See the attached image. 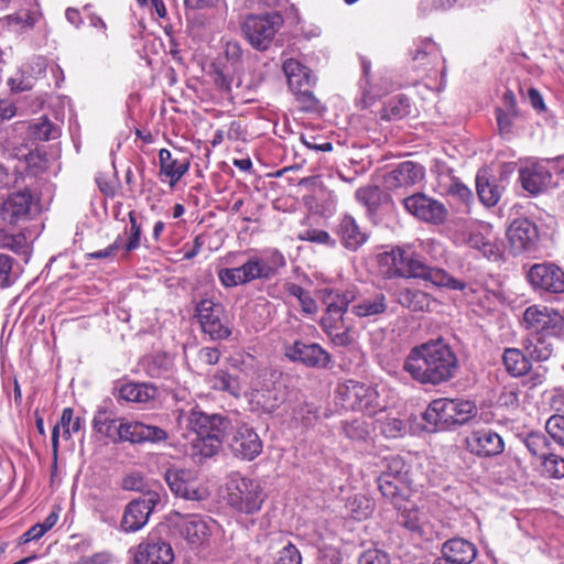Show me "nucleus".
<instances>
[{
	"label": "nucleus",
	"mask_w": 564,
	"mask_h": 564,
	"mask_svg": "<svg viewBox=\"0 0 564 564\" xmlns=\"http://www.w3.org/2000/svg\"><path fill=\"white\" fill-rule=\"evenodd\" d=\"M459 360L444 339H431L414 346L406 356L403 369L421 384L440 386L454 379Z\"/></svg>",
	"instance_id": "obj_1"
},
{
	"label": "nucleus",
	"mask_w": 564,
	"mask_h": 564,
	"mask_svg": "<svg viewBox=\"0 0 564 564\" xmlns=\"http://www.w3.org/2000/svg\"><path fill=\"white\" fill-rule=\"evenodd\" d=\"M477 414L474 402L465 399L433 400L423 413V420L435 430H448L466 424Z\"/></svg>",
	"instance_id": "obj_2"
},
{
	"label": "nucleus",
	"mask_w": 564,
	"mask_h": 564,
	"mask_svg": "<svg viewBox=\"0 0 564 564\" xmlns=\"http://www.w3.org/2000/svg\"><path fill=\"white\" fill-rule=\"evenodd\" d=\"M336 400L343 409L362 412L368 416H373L386 409L376 388L355 380L338 384Z\"/></svg>",
	"instance_id": "obj_3"
},
{
	"label": "nucleus",
	"mask_w": 564,
	"mask_h": 564,
	"mask_svg": "<svg viewBox=\"0 0 564 564\" xmlns=\"http://www.w3.org/2000/svg\"><path fill=\"white\" fill-rule=\"evenodd\" d=\"M400 279H417L448 290L463 291L466 289L465 282L455 279L444 269L429 265L425 259L410 246H406Z\"/></svg>",
	"instance_id": "obj_4"
},
{
	"label": "nucleus",
	"mask_w": 564,
	"mask_h": 564,
	"mask_svg": "<svg viewBox=\"0 0 564 564\" xmlns=\"http://www.w3.org/2000/svg\"><path fill=\"white\" fill-rule=\"evenodd\" d=\"M227 503L237 512L254 514L259 512L265 500V494L260 481L231 475L226 484Z\"/></svg>",
	"instance_id": "obj_5"
},
{
	"label": "nucleus",
	"mask_w": 564,
	"mask_h": 564,
	"mask_svg": "<svg viewBox=\"0 0 564 564\" xmlns=\"http://www.w3.org/2000/svg\"><path fill=\"white\" fill-rule=\"evenodd\" d=\"M167 521L171 530L182 538L192 549L208 544L215 522L198 514H187L172 511Z\"/></svg>",
	"instance_id": "obj_6"
},
{
	"label": "nucleus",
	"mask_w": 564,
	"mask_h": 564,
	"mask_svg": "<svg viewBox=\"0 0 564 564\" xmlns=\"http://www.w3.org/2000/svg\"><path fill=\"white\" fill-rule=\"evenodd\" d=\"M283 25V18L278 12L265 14H249L242 25L241 30L249 44L257 51H267L276 32Z\"/></svg>",
	"instance_id": "obj_7"
},
{
	"label": "nucleus",
	"mask_w": 564,
	"mask_h": 564,
	"mask_svg": "<svg viewBox=\"0 0 564 564\" xmlns=\"http://www.w3.org/2000/svg\"><path fill=\"white\" fill-rule=\"evenodd\" d=\"M195 318L202 332L213 340H223L231 335L225 307L210 299L200 300L196 304Z\"/></svg>",
	"instance_id": "obj_8"
},
{
	"label": "nucleus",
	"mask_w": 564,
	"mask_h": 564,
	"mask_svg": "<svg viewBox=\"0 0 564 564\" xmlns=\"http://www.w3.org/2000/svg\"><path fill=\"white\" fill-rule=\"evenodd\" d=\"M161 503V495L155 490H148L139 498L130 501L123 512L121 529L124 532H137L149 521L155 507Z\"/></svg>",
	"instance_id": "obj_9"
},
{
	"label": "nucleus",
	"mask_w": 564,
	"mask_h": 564,
	"mask_svg": "<svg viewBox=\"0 0 564 564\" xmlns=\"http://www.w3.org/2000/svg\"><path fill=\"white\" fill-rule=\"evenodd\" d=\"M164 479L171 491L185 500L203 501L209 496L208 490L199 484L196 474L191 469L170 468Z\"/></svg>",
	"instance_id": "obj_10"
},
{
	"label": "nucleus",
	"mask_w": 564,
	"mask_h": 564,
	"mask_svg": "<svg viewBox=\"0 0 564 564\" xmlns=\"http://www.w3.org/2000/svg\"><path fill=\"white\" fill-rule=\"evenodd\" d=\"M522 324L532 334L557 336L563 328L564 318L553 308L531 305L523 313Z\"/></svg>",
	"instance_id": "obj_11"
},
{
	"label": "nucleus",
	"mask_w": 564,
	"mask_h": 564,
	"mask_svg": "<svg viewBox=\"0 0 564 564\" xmlns=\"http://www.w3.org/2000/svg\"><path fill=\"white\" fill-rule=\"evenodd\" d=\"M174 551L171 544L152 531L133 552L134 564H172Z\"/></svg>",
	"instance_id": "obj_12"
},
{
	"label": "nucleus",
	"mask_w": 564,
	"mask_h": 564,
	"mask_svg": "<svg viewBox=\"0 0 564 564\" xmlns=\"http://www.w3.org/2000/svg\"><path fill=\"white\" fill-rule=\"evenodd\" d=\"M408 213L430 224L440 225L447 218V209L441 202L423 193H416L402 199Z\"/></svg>",
	"instance_id": "obj_13"
},
{
	"label": "nucleus",
	"mask_w": 564,
	"mask_h": 564,
	"mask_svg": "<svg viewBox=\"0 0 564 564\" xmlns=\"http://www.w3.org/2000/svg\"><path fill=\"white\" fill-rule=\"evenodd\" d=\"M507 239L510 251L513 254L532 252L538 248L539 229L538 226L528 218L514 219L507 229Z\"/></svg>",
	"instance_id": "obj_14"
},
{
	"label": "nucleus",
	"mask_w": 564,
	"mask_h": 564,
	"mask_svg": "<svg viewBox=\"0 0 564 564\" xmlns=\"http://www.w3.org/2000/svg\"><path fill=\"white\" fill-rule=\"evenodd\" d=\"M284 355L294 362L310 368H327L332 361L330 355L318 344L295 340L284 345Z\"/></svg>",
	"instance_id": "obj_15"
},
{
	"label": "nucleus",
	"mask_w": 564,
	"mask_h": 564,
	"mask_svg": "<svg viewBox=\"0 0 564 564\" xmlns=\"http://www.w3.org/2000/svg\"><path fill=\"white\" fill-rule=\"evenodd\" d=\"M167 438L165 430L148 425L139 421H128L120 419L118 422V434L116 442H130V443H159Z\"/></svg>",
	"instance_id": "obj_16"
},
{
	"label": "nucleus",
	"mask_w": 564,
	"mask_h": 564,
	"mask_svg": "<svg viewBox=\"0 0 564 564\" xmlns=\"http://www.w3.org/2000/svg\"><path fill=\"white\" fill-rule=\"evenodd\" d=\"M528 280L534 289L555 294L564 293V271L556 264H533L528 272Z\"/></svg>",
	"instance_id": "obj_17"
},
{
	"label": "nucleus",
	"mask_w": 564,
	"mask_h": 564,
	"mask_svg": "<svg viewBox=\"0 0 564 564\" xmlns=\"http://www.w3.org/2000/svg\"><path fill=\"white\" fill-rule=\"evenodd\" d=\"M35 199L29 189L18 191L8 196L0 208V217L4 223L14 225L29 219L35 209Z\"/></svg>",
	"instance_id": "obj_18"
},
{
	"label": "nucleus",
	"mask_w": 564,
	"mask_h": 564,
	"mask_svg": "<svg viewBox=\"0 0 564 564\" xmlns=\"http://www.w3.org/2000/svg\"><path fill=\"white\" fill-rule=\"evenodd\" d=\"M467 451L479 457L499 455L505 449L501 436L490 429L473 431L465 437Z\"/></svg>",
	"instance_id": "obj_19"
},
{
	"label": "nucleus",
	"mask_w": 564,
	"mask_h": 564,
	"mask_svg": "<svg viewBox=\"0 0 564 564\" xmlns=\"http://www.w3.org/2000/svg\"><path fill=\"white\" fill-rule=\"evenodd\" d=\"M234 456L252 460L262 452V441L257 432L247 425L237 427L228 442Z\"/></svg>",
	"instance_id": "obj_20"
},
{
	"label": "nucleus",
	"mask_w": 564,
	"mask_h": 564,
	"mask_svg": "<svg viewBox=\"0 0 564 564\" xmlns=\"http://www.w3.org/2000/svg\"><path fill=\"white\" fill-rule=\"evenodd\" d=\"M187 426L196 436L226 435L230 421L220 414H207L195 408L188 413Z\"/></svg>",
	"instance_id": "obj_21"
},
{
	"label": "nucleus",
	"mask_w": 564,
	"mask_h": 564,
	"mask_svg": "<svg viewBox=\"0 0 564 564\" xmlns=\"http://www.w3.org/2000/svg\"><path fill=\"white\" fill-rule=\"evenodd\" d=\"M424 177V167L417 163L405 161L386 174L384 185L388 189L408 188Z\"/></svg>",
	"instance_id": "obj_22"
},
{
	"label": "nucleus",
	"mask_w": 564,
	"mask_h": 564,
	"mask_svg": "<svg viewBox=\"0 0 564 564\" xmlns=\"http://www.w3.org/2000/svg\"><path fill=\"white\" fill-rule=\"evenodd\" d=\"M285 399L286 390L280 382H272L260 389H254L250 395L251 404L265 413H272L278 410Z\"/></svg>",
	"instance_id": "obj_23"
},
{
	"label": "nucleus",
	"mask_w": 564,
	"mask_h": 564,
	"mask_svg": "<svg viewBox=\"0 0 564 564\" xmlns=\"http://www.w3.org/2000/svg\"><path fill=\"white\" fill-rule=\"evenodd\" d=\"M476 546L464 539H452L443 544L442 557L435 564H471L476 558Z\"/></svg>",
	"instance_id": "obj_24"
},
{
	"label": "nucleus",
	"mask_w": 564,
	"mask_h": 564,
	"mask_svg": "<svg viewBox=\"0 0 564 564\" xmlns=\"http://www.w3.org/2000/svg\"><path fill=\"white\" fill-rule=\"evenodd\" d=\"M340 243L350 251H357L367 240L368 235L362 230L354 217L345 215L337 227Z\"/></svg>",
	"instance_id": "obj_25"
},
{
	"label": "nucleus",
	"mask_w": 564,
	"mask_h": 564,
	"mask_svg": "<svg viewBox=\"0 0 564 564\" xmlns=\"http://www.w3.org/2000/svg\"><path fill=\"white\" fill-rule=\"evenodd\" d=\"M319 299L326 305L328 313H335L338 317H344L348 305L356 299L354 289L339 290L324 288L318 291Z\"/></svg>",
	"instance_id": "obj_26"
},
{
	"label": "nucleus",
	"mask_w": 564,
	"mask_h": 564,
	"mask_svg": "<svg viewBox=\"0 0 564 564\" xmlns=\"http://www.w3.org/2000/svg\"><path fill=\"white\" fill-rule=\"evenodd\" d=\"M225 435L196 436L189 446V456L197 464H203L209 458L218 455L223 448Z\"/></svg>",
	"instance_id": "obj_27"
},
{
	"label": "nucleus",
	"mask_w": 564,
	"mask_h": 564,
	"mask_svg": "<svg viewBox=\"0 0 564 564\" xmlns=\"http://www.w3.org/2000/svg\"><path fill=\"white\" fill-rule=\"evenodd\" d=\"M551 173L546 167L540 164H532L520 171L522 187L533 195L544 191L551 182Z\"/></svg>",
	"instance_id": "obj_28"
},
{
	"label": "nucleus",
	"mask_w": 564,
	"mask_h": 564,
	"mask_svg": "<svg viewBox=\"0 0 564 564\" xmlns=\"http://www.w3.org/2000/svg\"><path fill=\"white\" fill-rule=\"evenodd\" d=\"M283 72L292 91H302V88H311L315 84L312 72L296 59H286L283 63Z\"/></svg>",
	"instance_id": "obj_29"
},
{
	"label": "nucleus",
	"mask_w": 564,
	"mask_h": 564,
	"mask_svg": "<svg viewBox=\"0 0 564 564\" xmlns=\"http://www.w3.org/2000/svg\"><path fill=\"white\" fill-rule=\"evenodd\" d=\"M400 523L420 536L430 535L434 531L427 512L416 507L404 508L400 513Z\"/></svg>",
	"instance_id": "obj_30"
},
{
	"label": "nucleus",
	"mask_w": 564,
	"mask_h": 564,
	"mask_svg": "<svg viewBox=\"0 0 564 564\" xmlns=\"http://www.w3.org/2000/svg\"><path fill=\"white\" fill-rule=\"evenodd\" d=\"M160 174L170 180L173 187L188 171L189 161L187 159H176L167 149H161L159 152Z\"/></svg>",
	"instance_id": "obj_31"
},
{
	"label": "nucleus",
	"mask_w": 564,
	"mask_h": 564,
	"mask_svg": "<svg viewBox=\"0 0 564 564\" xmlns=\"http://www.w3.org/2000/svg\"><path fill=\"white\" fill-rule=\"evenodd\" d=\"M158 388L152 383L127 382L118 391L119 398L127 402L148 403L158 397Z\"/></svg>",
	"instance_id": "obj_32"
},
{
	"label": "nucleus",
	"mask_w": 564,
	"mask_h": 564,
	"mask_svg": "<svg viewBox=\"0 0 564 564\" xmlns=\"http://www.w3.org/2000/svg\"><path fill=\"white\" fill-rule=\"evenodd\" d=\"M378 488L383 497L389 499L395 508L401 510L405 500L403 481L390 471H383L377 479Z\"/></svg>",
	"instance_id": "obj_33"
},
{
	"label": "nucleus",
	"mask_w": 564,
	"mask_h": 564,
	"mask_svg": "<svg viewBox=\"0 0 564 564\" xmlns=\"http://www.w3.org/2000/svg\"><path fill=\"white\" fill-rule=\"evenodd\" d=\"M405 250L406 246L395 247L392 250L383 252L379 256L381 272L387 279L401 278Z\"/></svg>",
	"instance_id": "obj_34"
},
{
	"label": "nucleus",
	"mask_w": 564,
	"mask_h": 564,
	"mask_svg": "<svg viewBox=\"0 0 564 564\" xmlns=\"http://www.w3.org/2000/svg\"><path fill=\"white\" fill-rule=\"evenodd\" d=\"M555 337L556 336L532 334V336L524 341V350L529 358L535 361L547 360L553 354L552 339Z\"/></svg>",
	"instance_id": "obj_35"
},
{
	"label": "nucleus",
	"mask_w": 564,
	"mask_h": 564,
	"mask_svg": "<svg viewBox=\"0 0 564 564\" xmlns=\"http://www.w3.org/2000/svg\"><path fill=\"white\" fill-rule=\"evenodd\" d=\"M388 308L387 297L383 293H376L361 299L352 305L351 312L358 317H373L386 313Z\"/></svg>",
	"instance_id": "obj_36"
},
{
	"label": "nucleus",
	"mask_w": 564,
	"mask_h": 564,
	"mask_svg": "<svg viewBox=\"0 0 564 564\" xmlns=\"http://www.w3.org/2000/svg\"><path fill=\"white\" fill-rule=\"evenodd\" d=\"M119 421L120 419H116L113 412L105 406H100L94 416L93 427L99 435L116 442Z\"/></svg>",
	"instance_id": "obj_37"
},
{
	"label": "nucleus",
	"mask_w": 564,
	"mask_h": 564,
	"mask_svg": "<svg viewBox=\"0 0 564 564\" xmlns=\"http://www.w3.org/2000/svg\"><path fill=\"white\" fill-rule=\"evenodd\" d=\"M398 303L413 312L429 311L431 306V296L421 290L401 289L398 292Z\"/></svg>",
	"instance_id": "obj_38"
},
{
	"label": "nucleus",
	"mask_w": 564,
	"mask_h": 564,
	"mask_svg": "<svg viewBox=\"0 0 564 564\" xmlns=\"http://www.w3.org/2000/svg\"><path fill=\"white\" fill-rule=\"evenodd\" d=\"M506 370L513 377L527 375L531 368L529 356L518 348H507L502 355Z\"/></svg>",
	"instance_id": "obj_39"
},
{
	"label": "nucleus",
	"mask_w": 564,
	"mask_h": 564,
	"mask_svg": "<svg viewBox=\"0 0 564 564\" xmlns=\"http://www.w3.org/2000/svg\"><path fill=\"white\" fill-rule=\"evenodd\" d=\"M239 268L246 283L257 279H270L274 274L273 268L270 267L264 259L259 257L249 258Z\"/></svg>",
	"instance_id": "obj_40"
},
{
	"label": "nucleus",
	"mask_w": 564,
	"mask_h": 564,
	"mask_svg": "<svg viewBox=\"0 0 564 564\" xmlns=\"http://www.w3.org/2000/svg\"><path fill=\"white\" fill-rule=\"evenodd\" d=\"M468 245L491 261H497L501 257V250L496 241L480 231H471L469 234Z\"/></svg>",
	"instance_id": "obj_41"
},
{
	"label": "nucleus",
	"mask_w": 564,
	"mask_h": 564,
	"mask_svg": "<svg viewBox=\"0 0 564 564\" xmlns=\"http://www.w3.org/2000/svg\"><path fill=\"white\" fill-rule=\"evenodd\" d=\"M476 187L480 202L488 207L495 206L502 194V187L482 175H477Z\"/></svg>",
	"instance_id": "obj_42"
},
{
	"label": "nucleus",
	"mask_w": 564,
	"mask_h": 564,
	"mask_svg": "<svg viewBox=\"0 0 564 564\" xmlns=\"http://www.w3.org/2000/svg\"><path fill=\"white\" fill-rule=\"evenodd\" d=\"M29 134L37 141H48L59 135V129L46 117H41L28 127Z\"/></svg>",
	"instance_id": "obj_43"
},
{
	"label": "nucleus",
	"mask_w": 564,
	"mask_h": 564,
	"mask_svg": "<svg viewBox=\"0 0 564 564\" xmlns=\"http://www.w3.org/2000/svg\"><path fill=\"white\" fill-rule=\"evenodd\" d=\"M355 197L369 214H373L381 205L382 191L377 185H366L356 191Z\"/></svg>",
	"instance_id": "obj_44"
},
{
	"label": "nucleus",
	"mask_w": 564,
	"mask_h": 564,
	"mask_svg": "<svg viewBox=\"0 0 564 564\" xmlns=\"http://www.w3.org/2000/svg\"><path fill=\"white\" fill-rule=\"evenodd\" d=\"M209 383L210 387L215 390L225 391L235 397L240 395L241 387L239 380L236 377H232L226 370H217L209 378Z\"/></svg>",
	"instance_id": "obj_45"
},
{
	"label": "nucleus",
	"mask_w": 564,
	"mask_h": 564,
	"mask_svg": "<svg viewBox=\"0 0 564 564\" xmlns=\"http://www.w3.org/2000/svg\"><path fill=\"white\" fill-rule=\"evenodd\" d=\"M285 292L295 297L301 305L302 312L306 315H314L318 311L316 301L311 296L310 292L304 290L301 285L289 282L284 285Z\"/></svg>",
	"instance_id": "obj_46"
},
{
	"label": "nucleus",
	"mask_w": 564,
	"mask_h": 564,
	"mask_svg": "<svg viewBox=\"0 0 564 564\" xmlns=\"http://www.w3.org/2000/svg\"><path fill=\"white\" fill-rule=\"evenodd\" d=\"M522 442L529 453L541 460L551 452L550 441L541 432H531L527 434Z\"/></svg>",
	"instance_id": "obj_47"
},
{
	"label": "nucleus",
	"mask_w": 564,
	"mask_h": 564,
	"mask_svg": "<svg viewBox=\"0 0 564 564\" xmlns=\"http://www.w3.org/2000/svg\"><path fill=\"white\" fill-rule=\"evenodd\" d=\"M143 369L152 378L165 376L172 366L171 358L165 354H156L144 358Z\"/></svg>",
	"instance_id": "obj_48"
},
{
	"label": "nucleus",
	"mask_w": 564,
	"mask_h": 564,
	"mask_svg": "<svg viewBox=\"0 0 564 564\" xmlns=\"http://www.w3.org/2000/svg\"><path fill=\"white\" fill-rule=\"evenodd\" d=\"M410 112L409 99L403 96H395L386 104L382 109V119L397 120L401 119Z\"/></svg>",
	"instance_id": "obj_49"
},
{
	"label": "nucleus",
	"mask_w": 564,
	"mask_h": 564,
	"mask_svg": "<svg viewBox=\"0 0 564 564\" xmlns=\"http://www.w3.org/2000/svg\"><path fill=\"white\" fill-rule=\"evenodd\" d=\"M0 250H10L18 254L28 252V241L23 234H10L6 229H0Z\"/></svg>",
	"instance_id": "obj_50"
},
{
	"label": "nucleus",
	"mask_w": 564,
	"mask_h": 564,
	"mask_svg": "<svg viewBox=\"0 0 564 564\" xmlns=\"http://www.w3.org/2000/svg\"><path fill=\"white\" fill-rule=\"evenodd\" d=\"M269 564H302V556L290 541L281 542V547L272 556Z\"/></svg>",
	"instance_id": "obj_51"
},
{
	"label": "nucleus",
	"mask_w": 564,
	"mask_h": 564,
	"mask_svg": "<svg viewBox=\"0 0 564 564\" xmlns=\"http://www.w3.org/2000/svg\"><path fill=\"white\" fill-rule=\"evenodd\" d=\"M210 76L214 85L223 93L229 94L231 90V76L227 67L219 63H213Z\"/></svg>",
	"instance_id": "obj_52"
},
{
	"label": "nucleus",
	"mask_w": 564,
	"mask_h": 564,
	"mask_svg": "<svg viewBox=\"0 0 564 564\" xmlns=\"http://www.w3.org/2000/svg\"><path fill=\"white\" fill-rule=\"evenodd\" d=\"M542 466L544 474L549 477H564V458L553 454L552 452L542 459Z\"/></svg>",
	"instance_id": "obj_53"
},
{
	"label": "nucleus",
	"mask_w": 564,
	"mask_h": 564,
	"mask_svg": "<svg viewBox=\"0 0 564 564\" xmlns=\"http://www.w3.org/2000/svg\"><path fill=\"white\" fill-rule=\"evenodd\" d=\"M545 430L555 443L564 447V415H552L546 421Z\"/></svg>",
	"instance_id": "obj_54"
},
{
	"label": "nucleus",
	"mask_w": 564,
	"mask_h": 564,
	"mask_svg": "<svg viewBox=\"0 0 564 564\" xmlns=\"http://www.w3.org/2000/svg\"><path fill=\"white\" fill-rule=\"evenodd\" d=\"M218 279L225 288H235L247 284L243 280L240 268H223L218 271Z\"/></svg>",
	"instance_id": "obj_55"
},
{
	"label": "nucleus",
	"mask_w": 564,
	"mask_h": 564,
	"mask_svg": "<svg viewBox=\"0 0 564 564\" xmlns=\"http://www.w3.org/2000/svg\"><path fill=\"white\" fill-rule=\"evenodd\" d=\"M129 237L126 243L127 252L135 250L140 246V237H141V225L138 223V215L134 210L129 213Z\"/></svg>",
	"instance_id": "obj_56"
},
{
	"label": "nucleus",
	"mask_w": 564,
	"mask_h": 564,
	"mask_svg": "<svg viewBox=\"0 0 564 564\" xmlns=\"http://www.w3.org/2000/svg\"><path fill=\"white\" fill-rule=\"evenodd\" d=\"M446 193L466 205H469L473 200L471 191L466 185L454 178L451 180V183L446 188Z\"/></svg>",
	"instance_id": "obj_57"
},
{
	"label": "nucleus",
	"mask_w": 564,
	"mask_h": 564,
	"mask_svg": "<svg viewBox=\"0 0 564 564\" xmlns=\"http://www.w3.org/2000/svg\"><path fill=\"white\" fill-rule=\"evenodd\" d=\"M301 142L310 150L329 152L333 150L332 142L325 141L324 138L313 133H303L300 137Z\"/></svg>",
	"instance_id": "obj_58"
},
{
	"label": "nucleus",
	"mask_w": 564,
	"mask_h": 564,
	"mask_svg": "<svg viewBox=\"0 0 564 564\" xmlns=\"http://www.w3.org/2000/svg\"><path fill=\"white\" fill-rule=\"evenodd\" d=\"M293 416L301 421L303 425L308 426L317 420L318 414L316 406L311 403H303L294 410Z\"/></svg>",
	"instance_id": "obj_59"
},
{
	"label": "nucleus",
	"mask_w": 564,
	"mask_h": 564,
	"mask_svg": "<svg viewBox=\"0 0 564 564\" xmlns=\"http://www.w3.org/2000/svg\"><path fill=\"white\" fill-rule=\"evenodd\" d=\"M358 564H391V558L384 551L369 549L361 553Z\"/></svg>",
	"instance_id": "obj_60"
},
{
	"label": "nucleus",
	"mask_w": 564,
	"mask_h": 564,
	"mask_svg": "<svg viewBox=\"0 0 564 564\" xmlns=\"http://www.w3.org/2000/svg\"><path fill=\"white\" fill-rule=\"evenodd\" d=\"M299 239L303 241H311L319 245L334 246L335 240H333L329 234L322 229H306L302 234L299 235Z\"/></svg>",
	"instance_id": "obj_61"
},
{
	"label": "nucleus",
	"mask_w": 564,
	"mask_h": 564,
	"mask_svg": "<svg viewBox=\"0 0 564 564\" xmlns=\"http://www.w3.org/2000/svg\"><path fill=\"white\" fill-rule=\"evenodd\" d=\"M436 52V45L435 43L430 39H424L421 41L420 46L416 48V51L412 55V59L414 62L419 63V66L426 65V59L430 55L434 54Z\"/></svg>",
	"instance_id": "obj_62"
},
{
	"label": "nucleus",
	"mask_w": 564,
	"mask_h": 564,
	"mask_svg": "<svg viewBox=\"0 0 564 564\" xmlns=\"http://www.w3.org/2000/svg\"><path fill=\"white\" fill-rule=\"evenodd\" d=\"M405 429L404 423L395 417L387 419L381 424V432L383 435H386L389 438H397L400 435H402L403 431Z\"/></svg>",
	"instance_id": "obj_63"
},
{
	"label": "nucleus",
	"mask_w": 564,
	"mask_h": 564,
	"mask_svg": "<svg viewBox=\"0 0 564 564\" xmlns=\"http://www.w3.org/2000/svg\"><path fill=\"white\" fill-rule=\"evenodd\" d=\"M344 431L346 436L351 440H364L368 434L365 423L359 420L345 423Z\"/></svg>",
	"instance_id": "obj_64"
}]
</instances>
